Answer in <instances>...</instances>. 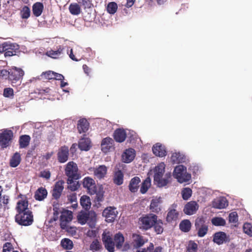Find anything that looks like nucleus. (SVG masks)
Here are the masks:
<instances>
[{
    "label": "nucleus",
    "instance_id": "nucleus-62",
    "mask_svg": "<svg viewBox=\"0 0 252 252\" xmlns=\"http://www.w3.org/2000/svg\"><path fill=\"white\" fill-rule=\"evenodd\" d=\"M89 123L86 118L80 119L77 124V126H89Z\"/></svg>",
    "mask_w": 252,
    "mask_h": 252
},
{
    "label": "nucleus",
    "instance_id": "nucleus-26",
    "mask_svg": "<svg viewBox=\"0 0 252 252\" xmlns=\"http://www.w3.org/2000/svg\"><path fill=\"white\" fill-rule=\"evenodd\" d=\"M44 9V6L42 3L37 2L32 5V12L35 17L40 16Z\"/></svg>",
    "mask_w": 252,
    "mask_h": 252
},
{
    "label": "nucleus",
    "instance_id": "nucleus-11",
    "mask_svg": "<svg viewBox=\"0 0 252 252\" xmlns=\"http://www.w3.org/2000/svg\"><path fill=\"white\" fill-rule=\"evenodd\" d=\"M118 212L116 208L114 207H108L105 208L103 212L102 216L105 218L108 222L114 221L118 215Z\"/></svg>",
    "mask_w": 252,
    "mask_h": 252
},
{
    "label": "nucleus",
    "instance_id": "nucleus-4",
    "mask_svg": "<svg viewBox=\"0 0 252 252\" xmlns=\"http://www.w3.org/2000/svg\"><path fill=\"white\" fill-rule=\"evenodd\" d=\"M14 137L13 132L11 130L3 129L0 130V147L4 149L9 147Z\"/></svg>",
    "mask_w": 252,
    "mask_h": 252
},
{
    "label": "nucleus",
    "instance_id": "nucleus-22",
    "mask_svg": "<svg viewBox=\"0 0 252 252\" xmlns=\"http://www.w3.org/2000/svg\"><path fill=\"white\" fill-rule=\"evenodd\" d=\"M126 133L124 129L118 128L114 133V138L118 142H123L126 138Z\"/></svg>",
    "mask_w": 252,
    "mask_h": 252
},
{
    "label": "nucleus",
    "instance_id": "nucleus-17",
    "mask_svg": "<svg viewBox=\"0 0 252 252\" xmlns=\"http://www.w3.org/2000/svg\"><path fill=\"white\" fill-rule=\"evenodd\" d=\"M29 203L27 200L25 199H22L19 200L17 203L16 207V210L17 212V214L21 213H25V212H32L28 208Z\"/></svg>",
    "mask_w": 252,
    "mask_h": 252
},
{
    "label": "nucleus",
    "instance_id": "nucleus-18",
    "mask_svg": "<svg viewBox=\"0 0 252 252\" xmlns=\"http://www.w3.org/2000/svg\"><path fill=\"white\" fill-rule=\"evenodd\" d=\"M135 157V151L132 148H129L125 150L122 155V160L125 163L131 162Z\"/></svg>",
    "mask_w": 252,
    "mask_h": 252
},
{
    "label": "nucleus",
    "instance_id": "nucleus-16",
    "mask_svg": "<svg viewBox=\"0 0 252 252\" xmlns=\"http://www.w3.org/2000/svg\"><path fill=\"white\" fill-rule=\"evenodd\" d=\"M212 205L213 208L221 209L227 206L228 202L224 197H219L213 200Z\"/></svg>",
    "mask_w": 252,
    "mask_h": 252
},
{
    "label": "nucleus",
    "instance_id": "nucleus-60",
    "mask_svg": "<svg viewBox=\"0 0 252 252\" xmlns=\"http://www.w3.org/2000/svg\"><path fill=\"white\" fill-rule=\"evenodd\" d=\"M40 176L43 178L46 179V180H48L51 177V173L48 170H44L41 171Z\"/></svg>",
    "mask_w": 252,
    "mask_h": 252
},
{
    "label": "nucleus",
    "instance_id": "nucleus-58",
    "mask_svg": "<svg viewBox=\"0 0 252 252\" xmlns=\"http://www.w3.org/2000/svg\"><path fill=\"white\" fill-rule=\"evenodd\" d=\"M238 220L237 214L236 212L231 213L229 215V221L230 222H236Z\"/></svg>",
    "mask_w": 252,
    "mask_h": 252
},
{
    "label": "nucleus",
    "instance_id": "nucleus-2",
    "mask_svg": "<svg viewBox=\"0 0 252 252\" xmlns=\"http://www.w3.org/2000/svg\"><path fill=\"white\" fill-rule=\"evenodd\" d=\"M165 164L161 162L158 164L154 169V182L158 187H163L166 186L170 181L171 173L169 172L165 174Z\"/></svg>",
    "mask_w": 252,
    "mask_h": 252
},
{
    "label": "nucleus",
    "instance_id": "nucleus-36",
    "mask_svg": "<svg viewBox=\"0 0 252 252\" xmlns=\"http://www.w3.org/2000/svg\"><path fill=\"white\" fill-rule=\"evenodd\" d=\"M96 215L94 212H90L88 213V218L87 223L92 228H93L95 226L96 220Z\"/></svg>",
    "mask_w": 252,
    "mask_h": 252
},
{
    "label": "nucleus",
    "instance_id": "nucleus-49",
    "mask_svg": "<svg viewBox=\"0 0 252 252\" xmlns=\"http://www.w3.org/2000/svg\"><path fill=\"white\" fill-rule=\"evenodd\" d=\"M162 222L161 220H156V222L154 223V225L155 226V229L157 234H160L163 231V227H162Z\"/></svg>",
    "mask_w": 252,
    "mask_h": 252
},
{
    "label": "nucleus",
    "instance_id": "nucleus-38",
    "mask_svg": "<svg viewBox=\"0 0 252 252\" xmlns=\"http://www.w3.org/2000/svg\"><path fill=\"white\" fill-rule=\"evenodd\" d=\"M77 180V179H75L74 178H68L67 181V183L68 184L67 187L72 191L77 190L79 186L78 181H76Z\"/></svg>",
    "mask_w": 252,
    "mask_h": 252
},
{
    "label": "nucleus",
    "instance_id": "nucleus-9",
    "mask_svg": "<svg viewBox=\"0 0 252 252\" xmlns=\"http://www.w3.org/2000/svg\"><path fill=\"white\" fill-rule=\"evenodd\" d=\"M72 212L64 210L60 216V225L62 229L68 231V224L72 220Z\"/></svg>",
    "mask_w": 252,
    "mask_h": 252
},
{
    "label": "nucleus",
    "instance_id": "nucleus-37",
    "mask_svg": "<svg viewBox=\"0 0 252 252\" xmlns=\"http://www.w3.org/2000/svg\"><path fill=\"white\" fill-rule=\"evenodd\" d=\"M61 245L63 249L70 250L73 247L72 241L68 238H63L61 241Z\"/></svg>",
    "mask_w": 252,
    "mask_h": 252
},
{
    "label": "nucleus",
    "instance_id": "nucleus-12",
    "mask_svg": "<svg viewBox=\"0 0 252 252\" xmlns=\"http://www.w3.org/2000/svg\"><path fill=\"white\" fill-rule=\"evenodd\" d=\"M83 187L87 189L90 194H97V188L95 181L91 178L85 177L83 180Z\"/></svg>",
    "mask_w": 252,
    "mask_h": 252
},
{
    "label": "nucleus",
    "instance_id": "nucleus-19",
    "mask_svg": "<svg viewBox=\"0 0 252 252\" xmlns=\"http://www.w3.org/2000/svg\"><path fill=\"white\" fill-rule=\"evenodd\" d=\"M153 153L157 156L163 157L165 156L166 151L165 147L161 143H158L154 145L152 148Z\"/></svg>",
    "mask_w": 252,
    "mask_h": 252
},
{
    "label": "nucleus",
    "instance_id": "nucleus-55",
    "mask_svg": "<svg viewBox=\"0 0 252 252\" xmlns=\"http://www.w3.org/2000/svg\"><path fill=\"white\" fill-rule=\"evenodd\" d=\"M188 252H196L197 250V245L193 241H189L188 246Z\"/></svg>",
    "mask_w": 252,
    "mask_h": 252
},
{
    "label": "nucleus",
    "instance_id": "nucleus-54",
    "mask_svg": "<svg viewBox=\"0 0 252 252\" xmlns=\"http://www.w3.org/2000/svg\"><path fill=\"white\" fill-rule=\"evenodd\" d=\"M243 230L245 233L252 237V225L251 223H245L243 225Z\"/></svg>",
    "mask_w": 252,
    "mask_h": 252
},
{
    "label": "nucleus",
    "instance_id": "nucleus-7",
    "mask_svg": "<svg viewBox=\"0 0 252 252\" xmlns=\"http://www.w3.org/2000/svg\"><path fill=\"white\" fill-rule=\"evenodd\" d=\"M206 219L203 217H198L195 222V226L199 237H204L208 232V226L205 223Z\"/></svg>",
    "mask_w": 252,
    "mask_h": 252
},
{
    "label": "nucleus",
    "instance_id": "nucleus-28",
    "mask_svg": "<svg viewBox=\"0 0 252 252\" xmlns=\"http://www.w3.org/2000/svg\"><path fill=\"white\" fill-rule=\"evenodd\" d=\"M179 212L175 209H170L167 215L166 220L168 222L176 221L179 217Z\"/></svg>",
    "mask_w": 252,
    "mask_h": 252
},
{
    "label": "nucleus",
    "instance_id": "nucleus-53",
    "mask_svg": "<svg viewBox=\"0 0 252 252\" xmlns=\"http://www.w3.org/2000/svg\"><path fill=\"white\" fill-rule=\"evenodd\" d=\"M3 95L5 97L12 98L14 96V91L12 88H6L4 89Z\"/></svg>",
    "mask_w": 252,
    "mask_h": 252
},
{
    "label": "nucleus",
    "instance_id": "nucleus-27",
    "mask_svg": "<svg viewBox=\"0 0 252 252\" xmlns=\"http://www.w3.org/2000/svg\"><path fill=\"white\" fill-rule=\"evenodd\" d=\"M68 10L69 12L73 15H78L81 12V8L80 5L76 2L70 4Z\"/></svg>",
    "mask_w": 252,
    "mask_h": 252
},
{
    "label": "nucleus",
    "instance_id": "nucleus-35",
    "mask_svg": "<svg viewBox=\"0 0 252 252\" xmlns=\"http://www.w3.org/2000/svg\"><path fill=\"white\" fill-rule=\"evenodd\" d=\"M151 186V180L147 177L142 183L140 191L142 194L145 193Z\"/></svg>",
    "mask_w": 252,
    "mask_h": 252
},
{
    "label": "nucleus",
    "instance_id": "nucleus-29",
    "mask_svg": "<svg viewBox=\"0 0 252 252\" xmlns=\"http://www.w3.org/2000/svg\"><path fill=\"white\" fill-rule=\"evenodd\" d=\"M63 48L61 46H59L57 47V50H50L47 51L46 54L52 58L57 59L63 53Z\"/></svg>",
    "mask_w": 252,
    "mask_h": 252
},
{
    "label": "nucleus",
    "instance_id": "nucleus-32",
    "mask_svg": "<svg viewBox=\"0 0 252 252\" xmlns=\"http://www.w3.org/2000/svg\"><path fill=\"white\" fill-rule=\"evenodd\" d=\"M21 160L20 154L16 152L13 155L10 159V165L12 167H16L20 164Z\"/></svg>",
    "mask_w": 252,
    "mask_h": 252
},
{
    "label": "nucleus",
    "instance_id": "nucleus-57",
    "mask_svg": "<svg viewBox=\"0 0 252 252\" xmlns=\"http://www.w3.org/2000/svg\"><path fill=\"white\" fill-rule=\"evenodd\" d=\"M8 197L6 195H3L0 197V206L5 207L8 203Z\"/></svg>",
    "mask_w": 252,
    "mask_h": 252
},
{
    "label": "nucleus",
    "instance_id": "nucleus-33",
    "mask_svg": "<svg viewBox=\"0 0 252 252\" xmlns=\"http://www.w3.org/2000/svg\"><path fill=\"white\" fill-rule=\"evenodd\" d=\"M226 238L225 233L223 232H218L214 234L213 241L218 244H222Z\"/></svg>",
    "mask_w": 252,
    "mask_h": 252
},
{
    "label": "nucleus",
    "instance_id": "nucleus-40",
    "mask_svg": "<svg viewBox=\"0 0 252 252\" xmlns=\"http://www.w3.org/2000/svg\"><path fill=\"white\" fill-rule=\"evenodd\" d=\"M191 222L188 220H184L180 223V228L184 232H187L189 231L191 228Z\"/></svg>",
    "mask_w": 252,
    "mask_h": 252
},
{
    "label": "nucleus",
    "instance_id": "nucleus-3",
    "mask_svg": "<svg viewBox=\"0 0 252 252\" xmlns=\"http://www.w3.org/2000/svg\"><path fill=\"white\" fill-rule=\"evenodd\" d=\"M173 176L180 183H187L191 179V175L187 172V168L183 165L175 167Z\"/></svg>",
    "mask_w": 252,
    "mask_h": 252
},
{
    "label": "nucleus",
    "instance_id": "nucleus-44",
    "mask_svg": "<svg viewBox=\"0 0 252 252\" xmlns=\"http://www.w3.org/2000/svg\"><path fill=\"white\" fill-rule=\"evenodd\" d=\"M171 159L175 163L182 162L184 160V156L179 152H175L172 154Z\"/></svg>",
    "mask_w": 252,
    "mask_h": 252
},
{
    "label": "nucleus",
    "instance_id": "nucleus-21",
    "mask_svg": "<svg viewBox=\"0 0 252 252\" xmlns=\"http://www.w3.org/2000/svg\"><path fill=\"white\" fill-rule=\"evenodd\" d=\"M58 159L60 162L63 163L67 161L68 157V149L66 147L61 148L58 154Z\"/></svg>",
    "mask_w": 252,
    "mask_h": 252
},
{
    "label": "nucleus",
    "instance_id": "nucleus-42",
    "mask_svg": "<svg viewBox=\"0 0 252 252\" xmlns=\"http://www.w3.org/2000/svg\"><path fill=\"white\" fill-rule=\"evenodd\" d=\"M88 218V213L81 212L77 216V220L79 223L82 225L87 223Z\"/></svg>",
    "mask_w": 252,
    "mask_h": 252
},
{
    "label": "nucleus",
    "instance_id": "nucleus-31",
    "mask_svg": "<svg viewBox=\"0 0 252 252\" xmlns=\"http://www.w3.org/2000/svg\"><path fill=\"white\" fill-rule=\"evenodd\" d=\"M47 195V191L46 189L43 188H40L35 192L34 197L36 200L41 201L44 199Z\"/></svg>",
    "mask_w": 252,
    "mask_h": 252
},
{
    "label": "nucleus",
    "instance_id": "nucleus-1",
    "mask_svg": "<svg viewBox=\"0 0 252 252\" xmlns=\"http://www.w3.org/2000/svg\"><path fill=\"white\" fill-rule=\"evenodd\" d=\"M102 240L105 248L109 252H114L115 246L116 248L122 251H126L129 249L130 246L128 243L124 245L125 241L124 237L120 233H117L114 237L112 234L109 231L105 230L102 235Z\"/></svg>",
    "mask_w": 252,
    "mask_h": 252
},
{
    "label": "nucleus",
    "instance_id": "nucleus-14",
    "mask_svg": "<svg viewBox=\"0 0 252 252\" xmlns=\"http://www.w3.org/2000/svg\"><path fill=\"white\" fill-rule=\"evenodd\" d=\"M91 171H93L94 176L99 179L104 178L106 176L107 168L104 165L98 166L97 167L90 169Z\"/></svg>",
    "mask_w": 252,
    "mask_h": 252
},
{
    "label": "nucleus",
    "instance_id": "nucleus-61",
    "mask_svg": "<svg viewBox=\"0 0 252 252\" xmlns=\"http://www.w3.org/2000/svg\"><path fill=\"white\" fill-rule=\"evenodd\" d=\"M0 76L5 79L8 78L9 80L10 71H8L6 69H2L0 70Z\"/></svg>",
    "mask_w": 252,
    "mask_h": 252
},
{
    "label": "nucleus",
    "instance_id": "nucleus-6",
    "mask_svg": "<svg viewBox=\"0 0 252 252\" xmlns=\"http://www.w3.org/2000/svg\"><path fill=\"white\" fill-rule=\"evenodd\" d=\"M157 216L156 215L150 214L141 217L139 219L140 228L147 230L151 228L156 222Z\"/></svg>",
    "mask_w": 252,
    "mask_h": 252
},
{
    "label": "nucleus",
    "instance_id": "nucleus-51",
    "mask_svg": "<svg viewBox=\"0 0 252 252\" xmlns=\"http://www.w3.org/2000/svg\"><path fill=\"white\" fill-rule=\"evenodd\" d=\"M21 17L23 19H28L31 15L30 8L27 6H24L21 11Z\"/></svg>",
    "mask_w": 252,
    "mask_h": 252
},
{
    "label": "nucleus",
    "instance_id": "nucleus-13",
    "mask_svg": "<svg viewBox=\"0 0 252 252\" xmlns=\"http://www.w3.org/2000/svg\"><path fill=\"white\" fill-rule=\"evenodd\" d=\"M199 208V205L196 201H191L187 203L184 208V212L188 215L195 214Z\"/></svg>",
    "mask_w": 252,
    "mask_h": 252
},
{
    "label": "nucleus",
    "instance_id": "nucleus-23",
    "mask_svg": "<svg viewBox=\"0 0 252 252\" xmlns=\"http://www.w3.org/2000/svg\"><path fill=\"white\" fill-rule=\"evenodd\" d=\"M78 147L82 151L89 150L91 147L90 140L88 138H82L79 141Z\"/></svg>",
    "mask_w": 252,
    "mask_h": 252
},
{
    "label": "nucleus",
    "instance_id": "nucleus-64",
    "mask_svg": "<svg viewBox=\"0 0 252 252\" xmlns=\"http://www.w3.org/2000/svg\"><path fill=\"white\" fill-rule=\"evenodd\" d=\"M154 245L152 243H150L146 249L138 250L136 252H152L154 249Z\"/></svg>",
    "mask_w": 252,
    "mask_h": 252
},
{
    "label": "nucleus",
    "instance_id": "nucleus-5",
    "mask_svg": "<svg viewBox=\"0 0 252 252\" xmlns=\"http://www.w3.org/2000/svg\"><path fill=\"white\" fill-rule=\"evenodd\" d=\"M15 221L19 224L28 226L32 224L33 221V215L32 212H25L17 214L15 216Z\"/></svg>",
    "mask_w": 252,
    "mask_h": 252
},
{
    "label": "nucleus",
    "instance_id": "nucleus-8",
    "mask_svg": "<svg viewBox=\"0 0 252 252\" xmlns=\"http://www.w3.org/2000/svg\"><path fill=\"white\" fill-rule=\"evenodd\" d=\"M65 172L66 175L68 177V178H71L75 179H78L80 177V176L78 173L77 165L73 161H70L67 164L65 169Z\"/></svg>",
    "mask_w": 252,
    "mask_h": 252
},
{
    "label": "nucleus",
    "instance_id": "nucleus-24",
    "mask_svg": "<svg viewBox=\"0 0 252 252\" xmlns=\"http://www.w3.org/2000/svg\"><path fill=\"white\" fill-rule=\"evenodd\" d=\"M161 203L160 197H156L153 198L151 202L150 209L152 212L158 213L160 211V208L159 204Z\"/></svg>",
    "mask_w": 252,
    "mask_h": 252
},
{
    "label": "nucleus",
    "instance_id": "nucleus-46",
    "mask_svg": "<svg viewBox=\"0 0 252 252\" xmlns=\"http://www.w3.org/2000/svg\"><path fill=\"white\" fill-rule=\"evenodd\" d=\"M10 47H8V49H7L6 52L4 54L5 57H11L16 55V51L15 49L16 46L12 43H10Z\"/></svg>",
    "mask_w": 252,
    "mask_h": 252
},
{
    "label": "nucleus",
    "instance_id": "nucleus-59",
    "mask_svg": "<svg viewBox=\"0 0 252 252\" xmlns=\"http://www.w3.org/2000/svg\"><path fill=\"white\" fill-rule=\"evenodd\" d=\"M10 43L4 42L0 45V53H2L6 52L7 49H8V47H10Z\"/></svg>",
    "mask_w": 252,
    "mask_h": 252
},
{
    "label": "nucleus",
    "instance_id": "nucleus-25",
    "mask_svg": "<svg viewBox=\"0 0 252 252\" xmlns=\"http://www.w3.org/2000/svg\"><path fill=\"white\" fill-rule=\"evenodd\" d=\"M140 182V179L138 177H135L131 180L128 186L131 192H135L137 191Z\"/></svg>",
    "mask_w": 252,
    "mask_h": 252
},
{
    "label": "nucleus",
    "instance_id": "nucleus-20",
    "mask_svg": "<svg viewBox=\"0 0 252 252\" xmlns=\"http://www.w3.org/2000/svg\"><path fill=\"white\" fill-rule=\"evenodd\" d=\"M63 181H59L55 184L52 190V195L55 198L58 199L60 197L63 189Z\"/></svg>",
    "mask_w": 252,
    "mask_h": 252
},
{
    "label": "nucleus",
    "instance_id": "nucleus-30",
    "mask_svg": "<svg viewBox=\"0 0 252 252\" xmlns=\"http://www.w3.org/2000/svg\"><path fill=\"white\" fill-rule=\"evenodd\" d=\"M133 239L134 246L136 248L142 246L147 241L142 236L137 234L133 235Z\"/></svg>",
    "mask_w": 252,
    "mask_h": 252
},
{
    "label": "nucleus",
    "instance_id": "nucleus-41",
    "mask_svg": "<svg viewBox=\"0 0 252 252\" xmlns=\"http://www.w3.org/2000/svg\"><path fill=\"white\" fill-rule=\"evenodd\" d=\"M124 175L121 170L117 171L114 175V182L118 185H120L123 183Z\"/></svg>",
    "mask_w": 252,
    "mask_h": 252
},
{
    "label": "nucleus",
    "instance_id": "nucleus-48",
    "mask_svg": "<svg viewBox=\"0 0 252 252\" xmlns=\"http://www.w3.org/2000/svg\"><path fill=\"white\" fill-rule=\"evenodd\" d=\"M42 78L47 80L54 79L55 77V72L51 70L43 72L41 74Z\"/></svg>",
    "mask_w": 252,
    "mask_h": 252
},
{
    "label": "nucleus",
    "instance_id": "nucleus-43",
    "mask_svg": "<svg viewBox=\"0 0 252 252\" xmlns=\"http://www.w3.org/2000/svg\"><path fill=\"white\" fill-rule=\"evenodd\" d=\"M211 222L215 226H224L225 224V220L221 217H214L211 220Z\"/></svg>",
    "mask_w": 252,
    "mask_h": 252
},
{
    "label": "nucleus",
    "instance_id": "nucleus-52",
    "mask_svg": "<svg viewBox=\"0 0 252 252\" xmlns=\"http://www.w3.org/2000/svg\"><path fill=\"white\" fill-rule=\"evenodd\" d=\"M192 190L189 188H184L182 191V197L184 200H188L191 195Z\"/></svg>",
    "mask_w": 252,
    "mask_h": 252
},
{
    "label": "nucleus",
    "instance_id": "nucleus-63",
    "mask_svg": "<svg viewBox=\"0 0 252 252\" xmlns=\"http://www.w3.org/2000/svg\"><path fill=\"white\" fill-rule=\"evenodd\" d=\"M68 200L71 203H76L77 202V195L75 193H71L67 196Z\"/></svg>",
    "mask_w": 252,
    "mask_h": 252
},
{
    "label": "nucleus",
    "instance_id": "nucleus-47",
    "mask_svg": "<svg viewBox=\"0 0 252 252\" xmlns=\"http://www.w3.org/2000/svg\"><path fill=\"white\" fill-rule=\"evenodd\" d=\"M77 3L84 9L90 8L93 6L91 0H76Z\"/></svg>",
    "mask_w": 252,
    "mask_h": 252
},
{
    "label": "nucleus",
    "instance_id": "nucleus-50",
    "mask_svg": "<svg viewBox=\"0 0 252 252\" xmlns=\"http://www.w3.org/2000/svg\"><path fill=\"white\" fill-rule=\"evenodd\" d=\"M100 249H101V245L97 240L93 241L90 245V250L93 252L98 251Z\"/></svg>",
    "mask_w": 252,
    "mask_h": 252
},
{
    "label": "nucleus",
    "instance_id": "nucleus-45",
    "mask_svg": "<svg viewBox=\"0 0 252 252\" xmlns=\"http://www.w3.org/2000/svg\"><path fill=\"white\" fill-rule=\"evenodd\" d=\"M118 9L117 4L115 2H109L107 6V12L111 14H114L115 13Z\"/></svg>",
    "mask_w": 252,
    "mask_h": 252
},
{
    "label": "nucleus",
    "instance_id": "nucleus-56",
    "mask_svg": "<svg viewBox=\"0 0 252 252\" xmlns=\"http://www.w3.org/2000/svg\"><path fill=\"white\" fill-rule=\"evenodd\" d=\"M13 251V248L12 245L10 243H6L3 246V252H12Z\"/></svg>",
    "mask_w": 252,
    "mask_h": 252
},
{
    "label": "nucleus",
    "instance_id": "nucleus-34",
    "mask_svg": "<svg viewBox=\"0 0 252 252\" xmlns=\"http://www.w3.org/2000/svg\"><path fill=\"white\" fill-rule=\"evenodd\" d=\"M30 137L28 135H23L20 137L19 143L20 148H25L30 143Z\"/></svg>",
    "mask_w": 252,
    "mask_h": 252
},
{
    "label": "nucleus",
    "instance_id": "nucleus-39",
    "mask_svg": "<svg viewBox=\"0 0 252 252\" xmlns=\"http://www.w3.org/2000/svg\"><path fill=\"white\" fill-rule=\"evenodd\" d=\"M80 204L83 208L89 209L91 205L90 197L87 195L82 196L80 198Z\"/></svg>",
    "mask_w": 252,
    "mask_h": 252
},
{
    "label": "nucleus",
    "instance_id": "nucleus-15",
    "mask_svg": "<svg viewBox=\"0 0 252 252\" xmlns=\"http://www.w3.org/2000/svg\"><path fill=\"white\" fill-rule=\"evenodd\" d=\"M113 140L110 137H106L102 139L101 143V151L107 153L113 149Z\"/></svg>",
    "mask_w": 252,
    "mask_h": 252
},
{
    "label": "nucleus",
    "instance_id": "nucleus-10",
    "mask_svg": "<svg viewBox=\"0 0 252 252\" xmlns=\"http://www.w3.org/2000/svg\"><path fill=\"white\" fill-rule=\"evenodd\" d=\"M24 75V71L21 69L14 67L12 68L10 70L9 80L11 81L12 85L18 81L21 83V80L22 79Z\"/></svg>",
    "mask_w": 252,
    "mask_h": 252
}]
</instances>
